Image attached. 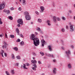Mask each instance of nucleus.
Masks as SVG:
<instances>
[{
    "label": "nucleus",
    "mask_w": 75,
    "mask_h": 75,
    "mask_svg": "<svg viewBox=\"0 0 75 75\" xmlns=\"http://www.w3.org/2000/svg\"><path fill=\"white\" fill-rule=\"evenodd\" d=\"M30 39L31 40L33 41V43L35 46L38 45L40 44V41L38 38H35V35L34 34H32L30 37Z\"/></svg>",
    "instance_id": "obj_1"
},
{
    "label": "nucleus",
    "mask_w": 75,
    "mask_h": 75,
    "mask_svg": "<svg viewBox=\"0 0 75 75\" xmlns=\"http://www.w3.org/2000/svg\"><path fill=\"white\" fill-rule=\"evenodd\" d=\"M3 43L4 44V45H3L2 46V47L3 49H6V50H8V49L7 48V43L6 42L3 41Z\"/></svg>",
    "instance_id": "obj_2"
},
{
    "label": "nucleus",
    "mask_w": 75,
    "mask_h": 75,
    "mask_svg": "<svg viewBox=\"0 0 75 75\" xmlns=\"http://www.w3.org/2000/svg\"><path fill=\"white\" fill-rule=\"evenodd\" d=\"M17 22L18 24H20L21 25H23V19H19L17 21Z\"/></svg>",
    "instance_id": "obj_3"
},
{
    "label": "nucleus",
    "mask_w": 75,
    "mask_h": 75,
    "mask_svg": "<svg viewBox=\"0 0 75 75\" xmlns=\"http://www.w3.org/2000/svg\"><path fill=\"white\" fill-rule=\"evenodd\" d=\"M5 7V5L4 4H2L0 5V10H1L2 9H3Z\"/></svg>",
    "instance_id": "obj_4"
},
{
    "label": "nucleus",
    "mask_w": 75,
    "mask_h": 75,
    "mask_svg": "<svg viewBox=\"0 0 75 75\" xmlns=\"http://www.w3.org/2000/svg\"><path fill=\"white\" fill-rule=\"evenodd\" d=\"M25 18L27 20H30L31 19V17L30 15H26L25 16Z\"/></svg>",
    "instance_id": "obj_5"
},
{
    "label": "nucleus",
    "mask_w": 75,
    "mask_h": 75,
    "mask_svg": "<svg viewBox=\"0 0 75 75\" xmlns=\"http://www.w3.org/2000/svg\"><path fill=\"white\" fill-rule=\"evenodd\" d=\"M45 43V41L44 40V39H42L41 40V44H42V47L44 46V44Z\"/></svg>",
    "instance_id": "obj_6"
},
{
    "label": "nucleus",
    "mask_w": 75,
    "mask_h": 75,
    "mask_svg": "<svg viewBox=\"0 0 75 75\" xmlns=\"http://www.w3.org/2000/svg\"><path fill=\"white\" fill-rule=\"evenodd\" d=\"M70 31H71V32H73V31H74V28L73 25H70Z\"/></svg>",
    "instance_id": "obj_7"
},
{
    "label": "nucleus",
    "mask_w": 75,
    "mask_h": 75,
    "mask_svg": "<svg viewBox=\"0 0 75 75\" xmlns=\"http://www.w3.org/2000/svg\"><path fill=\"white\" fill-rule=\"evenodd\" d=\"M40 8L41 10L40 11V13H43V11H44V10H45L44 7L43 6H41Z\"/></svg>",
    "instance_id": "obj_8"
},
{
    "label": "nucleus",
    "mask_w": 75,
    "mask_h": 75,
    "mask_svg": "<svg viewBox=\"0 0 75 75\" xmlns=\"http://www.w3.org/2000/svg\"><path fill=\"white\" fill-rule=\"evenodd\" d=\"M48 49L50 51L52 52V47H51V45H49L48 46Z\"/></svg>",
    "instance_id": "obj_9"
},
{
    "label": "nucleus",
    "mask_w": 75,
    "mask_h": 75,
    "mask_svg": "<svg viewBox=\"0 0 75 75\" xmlns=\"http://www.w3.org/2000/svg\"><path fill=\"white\" fill-rule=\"evenodd\" d=\"M66 53L68 56L69 55L71 54V51L69 50H68L66 52Z\"/></svg>",
    "instance_id": "obj_10"
},
{
    "label": "nucleus",
    "mask_w": 75,
    "mask_h": 75,
    "mask_svg": "<svg viewBox=\"0 0 75 75\" xmlns=\"http://www.w3.org/2000/svg\"><path fill=\"white\" fill-rule=\"evenodd\" d=\"M53 20L54 23H56L57 22V17L55 16H54L53 18Z\"/></svg>",
    "instance_id": "obj_11"
},
{
    "label": "nucleus",
    "mask_w": 75,
    "mask_h": 75,
    "mask_svg": "<svg viewBox=\"0 0 75 75\" xmlns=\"http://www.w3.org/2000/svg\"><path fill=\"white\" fill-rule=\"evenodd\" d=\"M56 71H57V69H56V68H54L53 70V72L54 74H57Z\"/></svg>",
    "instance_id": "obj_12"
},
{
    "label": "nucleus",
    "mask_w": 75,
    "mask_h": 75,
    "mask_svg": "<svg viewBox=\"0 0 75 75\" xmlns=\"http://www.w3.org/2000/svg\"><path fill=\"white\" fill-rule=\"evenodd\" d=\"M4 52V50H1V52H0V53L1 54L2 57H4V56H3V53Z\"/></svg>",
    "instance_id": "obj_13"
},
{
    "label": "nucleus",
    "mask_w": 75,
    "mask_h": 75,
    "mask_svg": "<svg viewBox=\"0 0 75 75\" xmlns=\"http://www.w3.org/2000/svg\"><path fill=\"white\" fill-rule=\"evenodd\" d=\"M24 14L25 16L29 15V13H28V12L27 11H25L24 12Z\"/></svg>",
    "instance_id": "obj_14"
},
{
    "label": "nucleus",
    "mask_w": 75,
    "mask_h": 75,
    "mask_svg": "<svg viewBox=\"0 0 75 75\" xmlns=\"http://www.w3.org/2000/svg\"><path fill=\"white\" fill-rule=\"evenodd\" d=\"M20 45L22 46V45H24V41H22L21 42H20Z\"/></svg>",
    "instance_id": "obj_15"
},
{
    "label": "nucleus",
    "mask_w": 75,
    "mask_h": 75,
    "mask_svg": "<svg viewBox=\"0 0 75 75\" xmlns=\"http://www.w3.org/2000/svg\"><path fill=\"white\" fill-rule=\"evenodd\" d=\"M47 24L48 25H51V21L49 20H48L47 21Z\"/></svg>",
    "instance_id": "obj_16"
},
{
    "label": "nucleus",
    "mask_w": 75,
    "mask_h": 75,
    "mask_svg": "<svg viewBox=\"0 0 75 75\" xmlns=\"http://www.w3.org/2000/svg\"><path fill=\"white\" fill-rule=\"evenodd\" d=\"M67 67L69 69H71L72 68V66H71V64H68Z\"/></svg>",
    "instance_id": "obj_17"
},
{
    "label": "nucleus",
    "mask_w": 75,
    "mask_h": 75,
    "mask_svg": "<svg viewBox=\"0 0 75 75\" xmlns=\"http://www.w3.org/2000/svg\"><path fill=\"white\" fill-rule=\"evenodd\" d=\"M25 0H22V2L23 3V5H25L26 2H25Z\"/></svg>",
    "instance_id": "obj_18"
},
{
    "label": "nucleus",
    "mask_w": 75,
    "mask_h": 75,
    "mask_svg": "<svg viewBox=\"0 0 75 75\" xmlns=\"http://www.w3.org/2000/svg\"><path fill=\"white\" fill-rule=\"evenodd\" d=\"M31 62L32 63H34V64H37V61L35 60H32Z\"/></svg>",
    "instance_id": "obj_19"
},
{
    "label": "nucleus",
    "mask_w": 75,
    "mask_h": 75,
    "mask_svg": "<svg viewBox=\"0 0 75 75\" xmlns=\"http://www.w3.org/2000/svg\"><path fill=\"white\" fill-rule=\"evenodd\" d=\"M26 65H25V64H23V69H28V68L26 67Z\"/></svg>",
    "instance_id": "obj_20"
},
{
    "label": "nucleus",
    "mask_w": 75,
    "mask_h": 75,
    "mask_svg": "<svg viewBox=\"0 0 75 75\" xmlns=\"http://www.w3.org/2000/svg\"><path fill=\"white\" fill-rule=\"evenodd\" d=\"M13 50H14L15 51H18V48L17 47H15L13 48Z\"/></svg>",
    "instance_id": "obj_21"
},
{
    "label": "nucleus",
    "mask_w": 75,
    "mask_h": 75,
    "mask_svg": "<svg viewBox=\"0 0 75 75\" xmlns=\"http://www.w3.org/2000/svg\"><path fill=\"white\" fill-rule=\"evenodd\" d=\"M38 23H41L42 22V20L41 19H38Z\"/></svg>",
    "instance_id": "obj_22"
},
{
    "label": "nucleus",
    "mask_w": 75,
    "mask_h": 75,
    "mask_svg": "<svg viewBox=\"0 0 75 75\" xmlns=\"http://www.w3.org/2000/svg\"><path fill=\"white\" fill-rule=\"evenodd\" d=\"M16 32L18 33V35H19V29L18 28H16Z\"/></svg>",
    "instance_id": "obj_23"
},
{
    "label": "nucleus",
    "mask_w": 75,
    "mask_h": 75,
    "mask_svg": "<svg viewBox=\"0 0 75 75\" xmlns=\"http://www.w3.org/2000/svg\"><path fill=\"white\" fill-rule=\"evenodd\" d=\"M40 54L42 56H43L44 55V53L42 52H40Z\"/></svg>",
    "instance_id": "obj_24"
},
{
    "label": "nucleus",
    "mask_w": 75,
    "mask_h": 75,
    "mask_svg": "<svg viewBox=\"0 0 75 75\" xmlns=\"http://www.w3.org/2000/svg\"><path fill=\"white\" fill-rule=\"evenodd\" d=\"M11 72L12 75L15 74V72H14V69L11 70Z\"/></svg>",
    "instance_id": "obj_25"
},
{
    "label": "nucleus",
    "mask_w": 75,
    "mask_h": 75,
    "mask_svg": "<svg viewBox=\"0 0 75 75\" xmlns=\"http://www.w3.org/2000/svg\"><path fill=\"white\" fill-rule=\"evenodd\" d=\"M10 37L12 38H14V35H10Z\"/></svg>",
    "instance_id": "obj_26"
},
{
    "label": "nucleus",
    "mask_w": 75,
    "mask_h": 75,
    "mask_svg": "<svg viewBox=\"0 0 75 75\" xmlns=\"http://www.w3.org/2000/svg\"><path fill=\"white\" fill-rule=\"evenodd\" d=\"M16 58H17V59H21L20 56H17L16 57Z\"/></svg>",
    "instance_id": "obj_27"
},
{
    "label": "nucleus",
    "mask_w": 75,
    "mask_h": 75,
    "mask_svg": "<svg viewBox=\"0 0 75 75\" xmlns=\"http://www.w3.org/2000/svg\"><path fill=\"white\" fill-rule=\"evenodd\" d=\"M9 19H10V20H13V17L11 16H9L8 17Z\"/></svg>",
    "instance_id": "obj_28"
},
{
    "label": "nucleus",
    "mask_w": 75,
    "mask_h": 75,
    "mask_svg": "<svg viewBox=\"0 0 75 75\" xmlns=\"http://www.w3.org/2000/svg\"><path fill=\"white\" fill-rule=\"evenodd\" d=\"M6 13H7V14H8L10 13V11L9 10H7Z\"/></svg>",
    "instance_id": "obj_29"
},
{
    "label": "nucleus",
    "mask_w": 75,
    "mask_h": 75,
    "mask_svg": "<svg viewBox=\"0 0 75 75\" xmlns=\"http://www.w3.org/2000/svg\"><path fill=\"white\" fill-rule=\"evenodd\" d=\"M5 73L7 75H10V74L9 73V72H8V71H6Z\"/></svg>",
    "instance_id": "obj_30"
},
{
    "label": "nucleus",
    "mask_w": 75,
    "mask_h": 75,
    "mask_svg": "<svg viewBox=\"0 0 75 75\" xmlns=\"http://www.w3.org/2000/svg\"><path fill=\"white\" fill-rule=\"evenodd\" d=\"M3 24V22L1 21V19L0 18V24Z\"/></svg>",
    "instance_id": "obj_31"
},
{
    "label": "nucleus",
    "mask_w": 75,
    "mask_h": 75,
    "mask_svg": "<svg viewBox=\"0 0 75 75\" xmlns=\"http://www.w3.org/2000/svg\"><path fill=\"white\" fill-rule=\"evenodd\" d=\"M37 30H38V31H41V29L39 28H37Z\"/></svg>",
    "instance_id": "obj_32"
},
{
    "label": "nucleus",
    "mask_w": 75,
    "mask_h": 75,
    "mask_svg": "<svg viewBox=\"0 0 75 75\" xmlns=\"http://www.w3.org/2000/svg\"><path fill=\"white\" fill-rule=\"evenodd\" d=\"M33 66H34V67H35V68H37V65H36V64H34L33 65Z\"/></svg>",
    "instance_id": "obj_33"
},
{
    "label": "nucleus",
    "mask_w": 75,
    "mask_h": 75,
    "mask_svg": "<svg viewBox=\"0 0 75 75\" xmlns=\"http://www.w3.org/2000/svg\"><path fill=\"white\" fill-rule=\"evenodd\" d=\"M10 10H14V8L12 7L10 8Z\"/></svg>",
    "instance_id": "obj_34"
},
{
    "label": "nucleus",
    "mask_w": 75,
    "mask_h": 75,
    "mask_svg": "<svg viewBox=\"0 0 75 75\" xmlns=\"http://www.w3.org/2000/svg\"><path fill=\"white\" fill-rule=\"evenodd\" d=\"M12 59H14V54H12Z\"/></svg>",
    "instance_id": "obj_35"
},
{
    "label": "nucleus",
    "mask_w": 75,
    "mask_h": 75,
    "mask_svg": "<svg viewBox=\"0 0 75 75\" xmlns=\"http://www.w3.org/2000/svg\"><path fill=\"white\" fill-rule=\"evenodd\" d=\"M16 41L18 42H20V40L19 39H18L16 40Z\"/></svg>",
    "instance_id": "obj_36"
},
{
    "label": "nucleus",
    "mask_w": 75,
    "mask_h": 75,
    "mask_svg": "<svg viewBox=\"0 0 75 75\" xmlns=\"http://www.w3.org/2000/svg\"><path fill=\"white\" fill-rule=\"evenodd\" d=\"M5 37L7 38H8V37H7V33H6L5 34Z\"/></svg>",
    "instance_id": "obj_37"
},
{
    "label": "nucleus",
    "mask_w": 75,
    "mask_h": 75,
    "mask_svg": "<svg viewBox=\"0 0 75 75\" xmlns=\"http://www.w3.org/2000/svg\"><path fill=\"white\" fill-rule=\"evenodd\" d=\"M35 13L36 14H37V15H39V13L37 11H36L35 12Z\"/></svg>",
    "instance_id": "obj_38"
},
{
    "label": "nucleus",
    "mask_w": 75,
    "mask_h": 75,
    "mask_svg": "<svg viewBox=\"0 0 75 75\" xmlns=\"http://www.w3.org/2000/svg\"><path fill=\"white\" fill-rule=\"evenodd\" d=\"M36 68L35 67H33V69L34 70V71H36Z\"/></svg>",
    "instance_id": "obj_39"
},
{
    "label": "nucleus",
    "mask_w": 75,
    "mask_h": 75,
    "mask_svg": "<svg viewBox=\"0 0 75 75\" xmlns=\"http://www.w3.org/2000/svg\"><path fill=\"white\" fill-rule=\"evenodd\" d=\"M18 10L19 11H21V7L18 8Z\"/></svg>",
    "instance_id": "obj_40"
},
{
    "label": "nucleus",
    "mask_w": 75,
    "mask_h": 75,
    "mask_svg": "<svg viewBox=\"0 0 75 75\" xmlns=\"http://www.w3.org/2000/svg\"><path fill=\"white\" fill-rule=\"evenodd\" d=\"M25 65H26L27 66H30V64L28 63H25Z\"/></svg>",
    "instance_id": "obj_41"
},
{
    "label": "nucleus",
    "mask_w": 75,
    "mask_h": 75,
    "mask_svg": "<svg viewBox=\"0 0 75 75\" xmlns=\"http://www.w3.org/2000/svg\"><path fill=\"white\" fill-rule=\"evenodd\" d=\"M62 19H63V20H66V18H65V17H62Z\"/></svg>",
    "instance_id": "obj_42"
},
{
    "label": "nucleus",
    "mask_w": 75,
    "mask_h": 75,
    "mask_svg": "<svg viewBox=\"0 0 75 75\" xmlns=\"http://www.w3.org/2000/svg\"><path fill=\"white\" fill-rule=\"evenodd\" d=\"M38 64H42V63H41V61H38Z\"/></svg>",
    "instance_id": "obj_43"
},
{
    "label": "nucleus",
    "mask_w": 75,
    "mask_h": 75,
    "mask_svg": "<svg viewBox=\"0 0 75 75\" xmlns=\"http://www.w3.org/2000/svg\"><path fill=\"white\" fill-rule=\"evenodd\" d=\"M19 64V63H17L15 64V66H16L17 67H18V65Z\"/></svg>",
    "instance_id": "obj_44"
},
{
    "label": "nucleus",
    "mask_w": 75,
    "mask_h": 75,
    "mask_svg": "<svg viewBox=\"0 0 75 75\" xmlns=\"http://www.w3.org/2000/svg\"><path fill=\"white\" fill-rule=\"evenodd\" d=\"M57 20H58V21H61V19L59 18H57Z\"/></svg>",
    "instance_id": "obj_45"
},
{
    "label": "nucleus",
    "mask_w": 75,
    "mask_h": 75,
    "mask_svg": "<svg viewBox=\"0 0 75 75\" xmlns=\"http://www.w3.org/2000/svg\"><path fill=\"white\" fill-rule=\"evenodd\" d=\"M62 32H64L65 31V29L64 28H63L62 29Z\"/></svg>",
    "instance_id": "obj_46"
},
{
    "label": "nucleus",
    "mask_w": 75,
    "mask_h": 75,
    "mask_svg": "<svg viewBox=\"0 0 75 75\" xmlns=\"http://www.w3.org/2000/svg\"><path fill=\"white\" fill-rule=\"evenodd\" d=\"M20 36H21V37H22V38H24V36L22 35V34H21L20 35Z\"/></svg>",
    "instance_id": "obj_47"
},
{
    "label": "nucleus",
    "mask_w": 75,
    "mask_h": 75,
    "mask_svg": "<svg viewBox=\"0 0 75 75\" xmlns=\"http://www.w3.org/2000/svg\"><path fill=\"white\" fill-rule=\"evenodd\" d=\"M7 11V10H6V9H5L4 11V12L5 13H6Z\"/></svg>",
    "instance_id": "obj_48"
},
{
    "label": "nucleus",
    "mask_w": 75,
    "mask_h": 75,
    "mask_svg": "<svg viewBox=\"0 0 75 75\" xmlns=\"http://www.w3.org/2000/svg\"><path fill=\"white\" fill-rule=\"evenodd\" d=\"M33 55H34V56H36V54L35 52H33Z\"/></svg>",
    "instance_id": "obj_49"
},
{
    "label": "nucleus",
    "mask_w": 75,
    "mask_h": 75,
    "mask_svg": "<svg viewBox=\"0 0 75 75\" xmlns=\"http://www.w3.org/2000/svg\"><path fill=\"white\" fill-rule=\"evenodd\" d=\"M4 55L6 57H7V54H6V53L4 52Z\"/></svg>",
    "instance_id": "obj_50"
},
{
    "label": "nucleus",
    "mask_w": 75,
    "mask_h": 75,
    "mask_svg": "<svg viewBox=\"0 0 75 75\" xmlns=\"http://www.w3.org/2000/svg\"><path fill=\"white\" fill-rule=\"evenodd\" d=\"M48 56L49 57H51V55L50 54H48Z\"/></svg>",
    "instance_id": "obj_51"
},
{
    "label": "nucleus",
    "mask_w": 75,
    "mask_h": 75,
    "mask_svg": "<svg viewBox=\"0 0 75 75\" xmlns=\"http://www.w3.org/2000/svg\"><path fill=\"white\" fill-rule=\"evenodd\" d=\"M53 6L54 7H55V3H53Z\"/></svg>",
    "instance_id": "obj_52"
},
{
    "label": "nucleus",
    "mask_w": 75,
    "mask_h": 75,
    "mask_svg": "<svg viewBox=\"0 0 75 75\" xmlns=\"http://www.w3.org/2000/svg\"><path fill=\"white\" fill-rule=\"evenodd\" d=\"M17 27H20V25L19 24H18L17 25Z\"/></svg>",
    "instance_id": "obj_53"
},
{
    "label": "nucleus",
    "mask_w": 75,
    "mask_h": 75,
    "mask_svg": "<svg viewBox=\"0 0 75 75\" xmlns=\"http://www.w3.org/2000/svg\"><path fill=\"white\" fill-rule=\"evenodd\" d=\"M66 29H67V30H68V26H66Z\"/></svg>",
    "instance_id": "obj_54"
},
{
    "label": "nucleus",
    "mask_w": 75,
    "mask_h": 75,
    "mask_svg": "<svg viewBox=\"0 0 75 75\" xmlns=\"http://www.w3.org/2000/svg\"><path fill=\"white\" fill-rule=\"evenodd\" d=\"M51 57H52V58H54V56L53 54H52Z\"/></svg>",
    "instance_id": "obj_55"
},
{
    "label": "nucleus",
    "mask_w": 75,
    "mask_h": 75,
    "mask_svg": "<svg viewBox=\"0 0 75 75\" xmlns=\"http://www.w3.org/2000/svg\"><path fill=\"white\" fill-rule=\"evenodd\" d=\"M40 32L41 34H43V32L42 31H41Z\"/></svg>",
    "instance_id": "obj_56"
},
{
    "label": "nucleus",
    "mask_w": 75,
    "mask_h": 75,
    "mask_svg": "<svg viewBox=\"0 0 75 75\" xmlns=\"http://www.w3.org/2000/svg\"><path fill=\"white\" fill-rule=\"evenodd\" d=\"M0 37H3V35L0 34Z\"/></svg>",
    "instance_id": "obj_57"
},
{
    "label": "nucleus",
    "mask_w": 75,
    "mask_h": 75,
    "mask_svg": "<svg viewBox=\"0 0 75 75\" xmlns=\"http://www.w3.org/2000/svg\"><path fill=\"white\" fill-rule=\"evenodd\" d=\"M48 68H51V66L50 65H48Z\"/></svg>",
    "instance_id": "obj_58"
},
{
    "label": "nucleus",
    "mask_w": 75,
    "mask_h": 75,
    "mask_svg": "<svg viewBox=\"0 0 75 75\" xmlns=\"http://www.w3.org/2000/svg\"><path fill=\"white\" fill-rule=\"evenodd\" d=\"M65 6L67 7H68V4H65Z\"/></svg>",
    "instance_id": "obj_59"
},
{
    "label": "nucleus",
    "mask_w": 75,
    "mask_h": 75,
    "mask_svg": "<svg viewBox=\"0 0 75 75\" xmlns=\"http://www.w3.org/2000/svg\"><path fill=\"white\" fill-rule=\"evenodd\" d=\"M69 11L70 13H71V10Z\"/></svg>",
    "instance_id": "obj_60"
},
{
    "label": "nucleus",
    "mask_w": 75,
    "mask_h": 75,
    "mask_svg": "<svg viewBox=\"0 0 75 75\" xmlns=\"http://www.w3.org/2000/svg\"><path fill=\"white\" fill-rule=\"evenodd\" d=\"M33 59H35V58L34 57H33Z\"/></svg>",
    "instance_id": "obj_61"
},
{
    "label": "nucleus",
    "mask_w": 75,
    "mask_h": 75,
    "mask_svg": "<svg viewBox=\"0 0 75 75\" xmlns=\"http://www.w3.org/2000/svg\"><path fill=\"white\" fill-rule=\"evenodd\" d=\"M53 62H55V61H56V60L55 59H54V60H53Z\"/></svg>",
    "instance_id": "obj_62"
},
{
    "label": "nucleus",
    "mask_w": 75,
    "mask_h": 75,
    "mask_svg": "<svg viewBox=\"0 0 75 75\" xmlns=\"http://www.w3.org/2000/svg\"><path fill=\"white\" fill-rule=\"evenodd\" d=\"M35 34H36V35H38V33L37 32H35Z\"/></svg>",
    "instance_id": "obj_63"
},
{
    "label": "nucleus",
    "mask_w": 75,
    "mask_h": 75,
    "mask_svg": "<svg viewBox=\"0 0 75 75\" xmlns=\"http://www.w3.org/2000/svg\"><path fill=\"white\" fill-rule=\"evenodd\" d=\"M71 47H72V48H74V45H72V46H71Z\"/></svg>",
    "instance_id": "obj_64"
}]
</instances>
